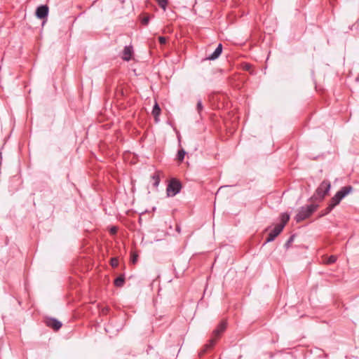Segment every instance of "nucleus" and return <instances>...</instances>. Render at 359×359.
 <instances>
[{"mask_svg": "<svg viewBox=\"0 0 359 359\" xmlns=\"http://www.w3.org/2000/svg\"><path fill=\"white\" fill-rule=\"evenodd\" d=\"M226 327V323L222 321L216 329L213 331V337L210 339L209 343L205 345L204 349L200 353V355L204 354L208 348H212L216 343L217 339H218L222 333L225 330Z\"/></svg>", "mask_w": 359, "mask_h": 359, "instance_id": "nucleus-1", "label": "nucleus"}, {"mask_svg": "<svg viewBox=\"0 0 359 359\" xmlns=\"http://www.w3.org/2000/svg\"><path fill=\"white\" fill-rule=\"evenodd\" d=\"M318 207V205L315 204L302 207L295 216V220L300 222L309 218L317 210Z\"/></svg>", "mask_w": 359, "mask_h": 359, "instance_id": "nucleus-2", "label": "nucleus"}, {"mask_svg": "<svg viewBox=\"0 0 359 359\" xmlns=\"http://www.w3.org/2000/svg\"><path fill=\"white\" fill-rule=\"evenodd\" d=\"M330 187L331 184L330 182L327 180L323 181L320 186L317 188L313 197L317 199L323 200L324 197L328 194Z\"/></svg>", "mask_w": 359, "mask_h": 359, "instance_id": "nucleus-3", "label": "nucleus"}, {"mask_svg": "<svg viewBox=\"0 0 359 359\" xmlns=\"http://www.w3.org/2000/svg\"><path fill=\"white\" fill-rule=\"evenodd\" d=\"M182 189V184L180 181L176 179H172L169 182L166 188V193L168 196H175L180 193Z\"/></svg>", "mask_w": 359, "mask_h": 359, "instance_id": "nucleus-4", "label": "nucleus"}, {"mask_svg": "<svg viewBox=\"0 0 359 359\" xmlns=\"http://www.w3.org/2000/svg\"><path fill=\"white\" fill-rule=\"evenodd\" d=\"M283 224H277L273 230L269 233L266 242L273 241L283 231Z\"/></svg>", "mask_w": 359, "mask_h": 359, "instance_id": "nucleus-5", "label": "nucleus"}, {"mask_svg": "<svg viewBox=\"0 0 359 359\" xmlns=\"http://www.w3.org/2000/svg\"><path fill=\"white\" fill-rule=\"evenodd\" d=\"M45 323L48 327H51L55 331L59 330L62 327L61 322L53 318H46Z\"/></svg>", "mask_w": 359, "mask_h": 359, "instance_id": "nucleus-6", "label": "nucleus"}, {"mask_svg": "<svg viewBox=\"0 0 359 359\" xmlns=\"http://www.w3.org/2000/svg\"><path fill=\"white\" fill-rule=\"evenodd\" d=\"M351 190L352 187L351 186L344 187L336 193L334 196L341 201L346 195H348L351 191Z\"/></svg>", "mask_w": 359, "mask_h": 359, "instance_id": "nucleus-7", "label": "nucleus"}, {"mask_svg": "<svg viewBox=\"0 0 359 359\" xmlns=\"http://www.w3.org/2000/svg\"><path fill=\"white\" fill-rule=\"evenodd\" d=\"M48 14V7L46 5L40 6L36 8V15L39 19L45 18Z\"/></svg>", "mask_w": 359, "mask_h": 359, "instance_id": "nucleus-8", "label": "nucleus"}, {"mask_svg": "<svg viewBox=\"0 0 359 359\" xmlns=\"http://www.w3.org/2000/svg\"><path fill=\"white\" fill-rule=\"evenodd\" d=\"M133 47L131 46H125L123 50L122 59L125 61H129L133 56Z\"/></svg>", "mask_w": 359, "mask_h": 359, "instance_id": "nucleus-9", "label": "nucleus"}, {"mask_svg": "<svg viewBox=\"0 0 359 359\" xmlns=\"http://www.w3.org/2000/svg\"><path fill=\"white\" fill-rule=\"evenodd\" d=\"M222 51V43H219L215 50L210 55L207 57L208 60H214L219 57V56L221 55Z\"/></svg>", "mask_w": 359, "mask_h": 359, "instance_id": "nucleus-10", "label": "nucleus"}, {"mask_svg": "<svg viewBox=\"0 0 359 359\" xmlns=\"http://www.w3.org/2000/svg\"><path fill=\"white\" fill-rule=\"evenodd\" d=\"M340 203V201L338 200L337 198H335V196H334L330 201V203L327 206V208H326V210H325V214H327L329 213L336 205H337L339 203Z\"/></svg>", "mask_w": 359, "mask_h": 359, "instance_id": "nucleus-11", "label": "nucleus"}, {"mask_svg": "<svg viewBox=\"0 0 359 359\" xmlns=\"http://www.w3.org/2000/svg\"><path fill=\"white\" fill-rule=\"evenodd\" d=\"M160 171H156L154 175L151 176V180L153 181V186L155 188H157L159 185L161 179H160Z\"/></svg>", "mask_w": 359, "mask_h": 359, "instance_id": "nucleus-12", "label": "nucleus"}, {"mask_svg": "<svg viewBox=\"0 0 359 359\" xmlns=\"http://www.w3.org/2000/svg\"><path fill=\"white\" fill-rule=\"evenodd\" d=\"M161 114V109L158 104V103H155L154 106L153 107L152 109V114L154 116L156 121L158 120V117Z\"/></svg>", "mask_w": 359, "mask_h": 359, "instance_id": "nucleus-13", "label": "nucleus"}, {"mask_svg": "<svg viewBox=\"0 0 359 359\" xmlns=\"http://www.w3.org/2000/svg\"><path fill=\"white\" fill-rule=\"evenodd\" d=\"M125 282V278L123 276H120L116 278L114 280V285L116 287H121L123 285Z\"/></svg>", "mask_w": 359, "mask_h": 359, "instance_id": "nucleus-14", "label": "nucleus"}, {"mask_svg": "<svg viewBox=\"0 0 359 359\" xmlns=\"http://www.w3.org/2000/svg\"><path fill=\"white\" fill-rule=\"evenodd\" d=\"M290 219V215L287 213H283L280 215L281 222L279 224H283V227L287 223Z\"/></svg>", "mask_w": 359, "mask_h": 359, "instance_id": "nucleus-15", "label": "nucleus"}, {"mask_svg": "<svg viewBox=\"0 0 359 359\" xmlns=\"http://www.w3.org/2000/svg\"><path fill=\"white\" fill-rule=\"evenodd\" d=\"M158 6L163 8L164 11H165L167 5H168V0H155Z\"/></svg>", "mask_w": 359, "mask_h": 359, "instance_id": "nucleus-16", "label": "nucleus"}, {"mask_svg": "<svg viewBox=\"0 0 359 359\" xmlns=\"http://www.w3.org/2000/svg\"><path fill=\"white\" fill-rule=\"evenodd\" d=\"M185 154H186V152L184 149L179 150L178 153H177V159L180 161H182L184 158Z\"/></svg>", "mask_w": 359, "mask_h": 359, "instance_id": "nucleus-17", "label": "nucleus"}, {"mask_svg": "<svg viewBox=\"0 0 359 359\" xmlns=\"http://www.w3.org/2000/svg\"><path fill=\"white\" fill-rule=\"evenodd\" d=\"M110 264L112 267H117L118 265V259L116 257H113L111 259Z\"/></svg>", "mask_w": 359, "mask_h": 359, "instance_id": "nucleus-18", "label": "nucleus"}, {"mask_svg": "<svg viewBox=\"0 0 359 359\" xmlns=\"http://www.w3.org/2000/svg\"><path fill=\"white\" fill-rule=\"evenodd\" d=\"M337 261V257L334 255H331L326 261V263L328 264H331L334 263Z\"/></svg>", "mask_w": 359, "mask_h": 359, "instance_id": "nucleus-19", "label": "nucleus"}, {"mask_svg": "<svg viewBox=\"0 0 359 359\" xmlns=\"http://www.w3.org/2000/svg\"><path fill=\"white\" fill-rule=\"evenodd\" d=\"M203 104H202V102L201 100H199L197 102V106H196V109H197V111H198V113H200L202 110H203Z\"/></svg>", "mask_w": 359, "mask_h": 359, "instance_id": "nucleus-20", "label": "nucleus"}, {"mask_svg": "<svg viewBox=\"0 0 359 359\" xmlns=\"http://www.w3.org/2000/svg\"><path fill=\"white\" fill-rule=\"evenodd\" d=\"M149 22V16L144 17L142 19V20H141L142 24L144 25H147Z\"/></svg>", "mask_w": 359, "mask_h": 359, "instance_id": "nucleus-21", "label": "nucleus"}, {"mask_svg": "<svg viewBox=\"0 0 359 359\" xmlns=\"http://www.w3.org/2000/svg\"><path fill=\"white\" fill-rule=\"evenodd\" d=\"M138 255L135 253H133L131 257V262L135 264L137 261Z\"/></svg>", "mask_w": 359, "mask_h": 359, "instance_id": "nucleus-22", "label": "nucleus"}, {"mask_svg": "<svg viewBox=\"0 0 359 359\" xmlns=\"http://www.w3.org/2000/svg\"><path fill=\"white\" fill-rule=\"evenodd\" d=\"M158 41L161 45H163L166 43L167 39L164 36H159L158 37Z\"/></svg>", "mask_w": 359, "mask_h": 359, "instance_id": "nucleus-23", "label": "nucleus"}, {"mask_svg": "<svg viewBox=\"0 0 359 359\" xmlns=\"http://www.w3.org/2000/svg\"><path fill=\"white\" fill-rule=\"evenodd\" d=\"M117 231H118V229H117V227H116V226H112V227H111V228H110V229H109V232H110V233H111V234H113V235H114V234H116V232H117Z\"/></svg>", "mask_w": 359, "mask_h": 359, "instance_id": "nucleus-24", "label": "nucleus"}, {"mask_svg": "<svg viewBox=\"0 0 359 359\" xmlns=\"http://www.w3.org/2000/svg\"><path fill=\"white\" fill-rule=\"evenodd\" d=\"M293 241V236H291L289 240L287 241V242L286 243V245L287 246L290 243H291V242Z\"/></svg>", "mask_w": 359, "mask_h": 359, "instance_id": "nucleus-25", "label": "nucleus"}]
</instances>
